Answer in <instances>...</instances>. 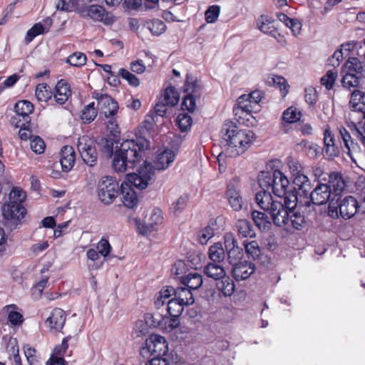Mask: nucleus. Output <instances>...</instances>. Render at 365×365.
<instances>
[{"label": "nucleus", "mask_w": 365, "mask_h": 365, "mask_svg": "<svg viewBox=\"0 0 365 365\" xmlns=\"http://www.w3.org/2000/svg\"><path fill=\"white\" fill-rule=\"evenodd\" d=\"M222 138L226 141L227 150L232 157L243 154L250 146L255 138L253 131L240 129L232 121H226L221 130Z\"/></svg>", "instance_id": "nucleus-1"}, {"label": "nucleus", "mask_w": 365, "mask_h": 365, "mask_svg": "<svg viewBox=\"0 0 365 365\" xmlns=\"http://www.w3.org/2000/svg\"><path fill=\"white\" fill-rule=\"evenodd\" d=\"M26 198V192L19 187H14L10 192L9 201L1 208L2 215L8 222L17 225L24 217L26 210L23 202Z\"/></svg>", "instance_id": "nucleus-2"}, {"label": "nucleus", "mask_w": 365, "mask_h": 365, "mask_svg": "<svg viewBox=\"0 0 365 365\" xmlns=\"http://www.w3.org/2000/svg\"><path fill=\"white\" fill-rule=\"evenodd\" d=\"M359 207L357 200L352 196L344 198L338 197L336 202L331 200L329 204L328 214L332 218L341 216L344 220L353 217Z\"/></svg>", "instance_id": "nucleus-3"}, {"label": "nucleus", "mask_w": 365, "mask_h": 365, "mask_svg": "<svg viewBox=\"0 0 365 365\" xmlns=\"http://www.w3.org/2000/svg\"><path fill=\"white\" fill-rule=\"evenodd\" d=\"M144 146L142 139L125 140L120 144L118 150L125 161L128 162L129 167L135 168L141 160Z\"/></svg>", "instance_id": "nucleus-4"}, {"label": "nucleus", "mask_w": 365, "mask_h": 365, "mask_svg": "<svg viewBox=\"0 0 365 365\" xmlns=\"http://www.w3.org/2000/svg\"><path fill=\"white\" fill-rule=\"evenodd\" d=\"M77 148L83 162L90 167L94 166L98 160L96 141L88 135L78 139Z\"/></svg>", "instance_id": "nucleus-5"}, {"label": "nucleus", "mask_w": 365, "mask_h": 365, "mask_svg": "<svg viewBox=\"0 0 365 365\" xmlns=\"http://www.w3.org/2000/svg\"><path fill=\"white\" fill-rule=\"evenodd\" d=\"M119 185L116 180L110 176L103 177L98 185V196L105 204H110L119 192Z\"/></svg>", "instance_id": "nucleus-6"}, {"label": "nucleus", "mask_w": 365, "mask_h": 365, "mask_svg": "<svg viewBox=\"0 0 365 365\" xmlns=\"http://www.w3.org/2000/svg\"><path fill=\"white\" fill-rule=\"evenodd\" d=\"M168 351V344L165 337L158 334H152L146 340V346L140 350V354L150 353L154 356H163Z\"/></svg>", "instance_id": "nucleus-7"}, {"label": "nucleus", "mask_w": 365, "mask_h": 365, "mask_svg": "<svg viewBox=\"0 0 365 365\" xmlns=\"http://www.w3.org/2000/svg\"><path fill=\"white\" fill-rule=\"evenodd\" d=\"M153 166L151 163L144 162L143 167H141L138 173L129 174L127 175L128 182L135 187L140 190L145 189L153 175Z\"/></svg>", "instance_id": "nucleus-8"}, {"label": "nucleus", "mask_w": 365, "mask_h": 365, "mask_svg": "<svg viewBox=\"0 0 365 365\" xmlns=\"http://www.w3.org/2000/svg\"><path fill=\"white\" fill-rule=\"evenodd\" d=\"M310 199L313 204L321 205L330 202L331 200L334 202L335 198L331 195V190L327 183L318 182L315 188L310 192Z\"/></svg>", "instance_id": "nucleus-9"}, {"label": "nucleus", "mask_w": 365, "mask_h": 365, "mask_svg": "<svg viewBox=\"0 0 365 365\" xmlns=\"http://www.w3.org/2000/svg\"><path fill=\"white\" fill-rule=\"evenodd\" d=\"M269 211L274 224L278 227H287L290 208L285 207L281 202H275Z\"/></svg>", "instance_id": "nucleus-10"}, {"label": "nucleus", "mask_w": 365, "mask_h": 365, "mask_svg": "<svg viewBox=\"0 0 365 365\" xmlns=\"http://www.w3.org/2000/svg\"><path fill=\"white\" fill-rule=\"evenodd\" d=\"M327 177H323L319 180H323L327 183L328 186L331 190V195L335 198L341 195L344 191L346 183L341 174L333 172L329 174H326Z\"/></svg>", "instance_id": "nucleus-11"}, {"label": "nucleus", "mask_w": 365, "mask_h": 365, "mask_svg": "<svg viewBox=\"0 0 365 365\" xmlns=\"http://www.w3.org/2000/svg\"><path fill=\"white\" fill-rule=\"evenodd\" d=\"M88 16L93 21L102 22L105 25H111L114 23L115 19L113 14L106 10L100 5H91L88 7Z\"/></svg>", "instance_id": "nucleus-12"}, {"label": "nucleus", "mask_w": 365, "mask_h": 365, "mask_svg": "<svg viewBox=\"0 0 365 365\" xmlns=\"http://www.w3.org/2000/svg\"><path fill=\"white\" fill-rule=\"evenodd\" d=\"M289 181L287 176L279 170L273 171V182L272 190L274 194L279 197H287Z\"/></svg>", "instance_id": "nucleus-13"}, {"label": "nucleus", "mask_w": 365, "mask_h": 365, "mask_svg": "<svg viewBox=\"0 0 365 365\" xmlns=\"http://www.w3.org/2000/svg\"><path fill=\"white\" fill-rule=\"evenodd\" d=\"M163 217L162 211L158 208H154L149 218L148 223L137 222V227L142 235H148L156 230L158 225L163 223Z\"/></svg>", "instance_id": "nucleus-14"}, {"label": "nucleus", "mask_w": 365, "mask_h": 365, "mask_svg": "<svg viewBox=\"0 0 365 365\" xmlns=\"http://www.w3.org/2000/svg\"><path fill=\"white\" fill-rule=\"evenodd\" d=\"M232 266V276L237 281L247 279L255 271V264L247 261H242Z\"/></svg>", "instance_id": "nucleus-15"}, {"label": "nucleus", "mask_w": 365, "mask_h": 365, "mask_svg": "<svg viewBox=\"0 0 365 365\" xmlns=\"http://www.w3.org/2000/svg\"><path fill=\"white\" fill-rule=\"evenodd\" d=\"M255 109V107L251 102L250 97L247 94H244L238 98L237 104L233 108V112L236 117L242 118L243 115L251 116V113Z\"/></svg>", "instance_id": "nucleus-16"}, {"label": "nucleus", "mask_w": 365, "mask_h": 365, "mask_svg": "<svg viewBox=\"0 0 365 365\" xmlns=\"http://www.w3.org/2000/svg\"><path fill=\"white\" fill-rule=\"evenodd\" d=\"M118 104L110 96H101L99 99V106L98 109L101 114H103L106 118H108L110 115H115L118 110Z\"/></svg>", "instance_id": "nucleus-17"}, {"label": "nucleus", "mask_w": 365, "mask_h": 365, "mask_svg": "<svg viewBox=\"0 0 365 365\" xmlns=\"http://www.w3.org/2000/svg\"><path fill=\"white\" fill-rule=\"evenodd\" d=\"M34 105L28 101H19L14 106L17 120H21V122L29 123V115L34 111Z\"/></svg>", "instance_id": "nucleus-18"}, {"label": "nucleus", "mask_w": 365, "mask_h": 365, "mask_svg": "<svg viewBox=\"0 0 365 365\" xmlns=\"http://www.w3.org/2000/svg\"><path fill=\"white\" fill-rule=\"evenodd\" d=\"M66 322V314L64 311L59 308L54 309L51 315L46 319L51 330L59 331L63 327Z\"/></svg>", "instance_id": "nucleus-19"}, {"label": "nucleus", "mask_w": 365, "mask_h": 365, "mask_svg": "<svg viewBox=\"0 0 365 365\" xmlns=\"http://www.w3.org/2000/svg\"><path fill=\"white\" fill-rule=\"evenodd\" d=\"M76 160L75 151L73 147L65 145L61 148L60 163L62 170L68 172L73 167Z\"/></svg>", "instance_id": "nucleus-20"}, {"label": "nucleus", "mask_w": 365, "mask_h": 365, "mask_svg": "<svg viewBox=\"0 0 365 365\" xmlns=\"http://www.w3.org/2000/svg\"><path fill=\"white\" fill-rule=\"evenodd\" d=\"M71 95L70 86L63 80L59 81L55 88L54 100L59 105L64 104Z\"/></svg>", "instance_id": "nucleus-21"}, {"label": "nucleus", "mask_w": 365, "mask_h": 365, "mask_svg": "<svg viewBox=\"0 0 365 365\" xmlns=\"http://www.w3.org/2000/svg\"><path fill=\"white\" fill-rule=\"evenodd\" d=\"M324 153L327 158L332 159L339 155V150L334 143L331 131L328 129H326L324 133Z\"/></svg>", "instance_id": "nucleus-22"}, {"label": "nucleus", "mask_w": 365, "mask_h": 365, "mask_svg": "<svg viewBox=\"0 0 365 365\" xmlns=\"http://www.w3.org/2000/svg\"><path fill=\"white\" fill-rule=\"evenodd\" d=\"M226 197L229 205L232 209L235 212H239L242 210L243 205V200L238 190L234 186L229 185L226 191Z\"/></svg>", "instance_id": "nucleus-23"}, {"label": "nucleus", "mask_w": 365, "mask_h": 365, "mask_svg": "<svg viewBox=\"0 0 365 365\" xmlns=\"http://www.w3.org/2000/svg\"><path fill=\"white\" fill-rule=\"evenodd\" d=\"M255 200L261 209L269 212L274 207L273 205L279 201L274 200L272 195L267 190L258 192L255 195Z\"/></svg>", "instance_id": "nucleus-24"}, {"label": "nucleus", "mask_w": 365, "mask_h": 365, "mask_svg": "<svg viewBox=\"0 0 365 365\" xmlns=\"http://www.w3.org/2000/svg\"><path fill=\"white\" fill-rule=\"evenodd\" d=\"M175 158V153L171 150H165L159 153L155 160V168L159 170L166 169Z\"/></svg>", "instance_id": "nucleus-25"}, {"label": "nucleus", "mask_w": 365, "mask_h": 365, "mask_svg": "<svg viewBox=\"0 0 365 365\" xmlns=\"http://www.w3.org/2000/svg\"><path fill=\"white\" fill-rule=\"evenodd\" d=\"M349 104L354 111L362 113L365 118V93L359 90L354 91Z\"/></svg>", "instance_id": "nucleus-26"}, {"label": "nucleus", "mask_w": 365, "mask_h": 365, "mask_svg": "<svg viewBox=\"0 0 365 365\" xmlns=\"http://www.w3.org/2000/svg\"><path fill=\"white\" fill-rule=\"evenodd\" d=\"M204 274L216 281L221 279L226 274L224 267L217 262H209L203 268Z\"/></svg>", "instance_id": "nucleus-27"}, {"label": "nucleus", "mask_w": 365, "mask_h": 365, "mask_svg": "<svg viewBox=\"0 0 365 365\" xmlns=\"http://www.w3.org/2000/svg\"><path fill=\"white\" fill-rule=\"evenodd\" d=\"M121 187L123 203L128 208H133L138 201L135 191L132 187H128V185L125 187L123 183H122Z\"/></svg>", "instance_id": "nucleus-28"}, {"label": "nucleus", "mask_w": 365, "mask_h": 365, "mask_svg": "<svg viewBox=\"0 0 365 365\" xmlns=\"http://www.w3.org/2000/svg\"><path fill=\"white\" fill-rule=\"evenodd\" d=\"M181 282L190 290L197 289L202 284V277L197 272H190L181 277Z\"/></svg>", "instance_id": "nucleus-29"}, {"label": "nucleus", "mask_w": 365, "mask_h": 365, "mask_svg": "<svg viewBox=\"0 0 365 365\" xmlns=\"http://www.w3.org/2000/svg\"><path fill=\"white\" fill-rule=\"evenodd\" d=\"M252 220L255 225L262 231H267L270 229L272 223L269 217L264 212L253 210L251 213Z\"/></svg>", "instance_id": "nucleus-30"}, {"label": "nucleus", "mask_w": 365, "mask_h": 365, "mask_svg": "<svg viewBox=\"0 0 365 365\" xmlns=\"http://www.w3.org/2000/svg\"><path fill=\"white\" fill-rule=\"evenodd\" d=\"M339 134H340V136L344 142V147L347 150V152H346L347 154L352 160H354L353 156H352V153L359 151V147L358 144L353 141L350 133L346 128H344L343 127L339 129Z\"/></svg>", "instance_id": "nucleus-31"}, {"label": "nucleus", "mask_w": 365, "mask_h": 365, "mask_svg": "<svg viewBox=\"0 0 365 365\" xmlns=\"http://www.w3.org/2000/svg\"><path fill=\"white\" fill-rule=\"evenodd\" d=\"M257 28L263 33L276 37L274 21L266 16H261L257 20Z\"/></svg>", "instance_id": "nucleus-32"}, {"label": "nucleus", "mask_w": 365, "mask_h": 365, "mask_svg": "<svg viewBox=\"0 0 365 365\" xmlns=\"http://www.w3.org/2000/svg\"><path fill=\"white\" fill-rule=\"evenodd\" d=\"M306 221L304 215L290 209L287 227L286 230L293 227L297 230H302L305 225Z\"/></svg>", "instance_id": "nucleus-33"}, {"label": "nucleus", "mask_w": 365, "mask_h": 365, "mask_svg": "<svg viewBox=\"0 0 365 365\" xmlns=\"http://www.w3.org/2000/svg\"><path fill=\"white\" fill-rule=\"evenodd\" d=\"M175 298L185 306L194 304L195 299L191 290L185 287H178L175 290Z\"/></svg>", "instance_id": "nucleus-34"}, {"label": "nucleus", "mask_w": 365, "mask_h": 365, "mask_svg": "<svg viewBox=\"0 0 365 365\" xmlns=\"http://www.w3.org/2000/svg\"><path fill=\"white\" fill-rule=\"evenodd\" d=\"M235 227L238 235L242 237H253L255 236L251 223L247 220H238L235 223Z\"/></svg>", "instance_id": "nucleus-35"}, {"label": "nucleus", "mask_w": 365, "mask_h": 365, "mask_svg": "<svg viewBox=\"0 0 365 365\" xmlns=\"http://www.w3.org/2000/svg\"><path fill=\"white\" fill-rule=\"evenodd\" d=\"M216 284L217 289L221 292L224 296L230 297L235 292V283L229 277L225 275L223 278L217 280Z\"/></svg>", "instance_id": "nucleus-36"}, {"label": "nucleus", "mask_w": 365, "mask_h": 365, "mask_svg": "<svg viewBox=\"0 0 365 365\" xmlns=\"http://www.w3.org/2000/svg\"><path fill=\"white\" fill-rule=\"evenodd\" d=\"M208 256L212 262H222L225 258V252L222 245L218 242L211 245L209 248Z\"/></svg>", "instance_id": "nucleus-37"}, {"label": "nucleus", "mask_w": 365, "mask_h": 365, "mask_svg": "<svg viewBox=\"0 0 365 365\" xmlns=\"http://www.w3.org/2000/svg\"><path fill=\"white\" fill-rule=\"evenodd\" d=\"M346 67L350 73L358 75L359 77L365 76V65L357 58H349L346 63Z\"/></svg>", "instance_id": "nucleus-38"}, {"label": "nucleus", "mask_w": 365, "mask_h": 365, "mask_svg": "<svg viewBox=\"0 0 365 365\" xmlns=\"http://www.w3.org/2000/svg\"><path fill=\"white\" fill-rule=\"evenodd\" d=\"M160 99L169 106H174L178 103L180 96L175 87L169 86L164 91Z\"/></svg>", "instance_id": "nucleus-39"}, {"label": "nucleus", "mask_w": 365, "mask_h": 365, "mask_svg": "<svg viewBox=\"0 0 365 365\" xmlns=\"http://www.w3.org/2000/svg\"><path fill=\"white\" fill-rule=\"evenodd\" d=\"M244 245L248 258H252L255 260L259 259L262 255V249L257 241L252 240L248 242L245 240Z\"/></svg>", "instance_id": "nucleus-40"}, {"label": "nucleus", "mask_w": 365, "mask_h": 365, "mask_svg": "<svg viewBox=\"0 0 365 365\" xmlns=\"http://www.w3.org/2000/svg\"><path fill=\"white\" fill-rule=\"evenodd\" d=\"M112 165L117 173H124L128 168H130L128 162H127V160L125 161L118 149L114 153Z\"/></svg>", "instance_id": "nucleus-41"}, {"label": "nucleus", "mask_w": 365, "mask_h": 365, "mask_svg": "<svg viewBox=\"0 0 365 365\" xmlns=\"http://www.w3.org/2000/svg\"><path fill=\"white\" fill-rule=\"evenodd\" d=\"M294 183L298 186L299 192L304 196H310L311 182L306 175H298L295 177Z\"/></svg>", "instance_id": "nucleus-42"}, {"label": "nucleus", "mask_w": 365, "mask_h": 365, "mask_svg": "<svg viewBox=\"0 0 365 365\" xmlns=\"http://www.w3.org/2000/svg\"><path fill=\"white\" fill-rule=\"evenodd\" d=\"M35 96L38 101L46 102L52 96V91L46 83H39L36 87Z\"/></svg>", "instance_id": "nucleus-43"}, {"label": "nucleus", "mask_w": 365, "mask_h": 365, "mask_svg": "<svg viewBox=\"0 0 365 365\" xmlns=\"http://www.w3.org/2000/svg\"><path fill=\"white\" fill-rule=\"evenodd\" d=\"M184 304L175 297L168 300L167 310L170 317H179L183 312Z\"/></svg>", "instance_id": "nucleus-44"}, {"label": "nucleus", "mask_w": 365, "mask_h": 365, "mask_svg": "<svg viewBox=\"0 0 365 365\" xmlns=\"http://www.w3.org/2000/svg\"><path fill=\"white\" fill-rule=\"evenodd\" d=\"M200 90L197 81L192 76L187 75L186 81L183 86V91L186 95H199Z\"/></svg>", "instance_id": "nucleus-45"}, {"label": "nucleus", "mask_w": 365, "mask_h": 365, "mask_svg": "<svg viewBox=\"0 0 365 365\" xmlns=\"http://www.w3.org/2000/svg\"><path fill=\"white\" fill-rule=\"evenodd\" d=\"M180 325L179 318L175 317L163 316L161 322L160 330L163 331L170 332Z\"/></svg>", "instance_id": "nucleus-46"}, {"label": "nucleus", "mask_w": 365, "mask_h": 365, "mask_svg": "<svg viewBox=\"0 0 365 365\" xmlns=\"http://www.w3.org/2000/svg\"><path fill=\"white\" fill-rule=\"evenodd\" d=\"M145 26L155 36H160L164 33L166 29V26L164 22L159 19L148 21Z\"/></svg>", "instance_id": "nucleus-47"}, {"label": "nucleus", "mask_w": 365, "mask_h": 365, "mask_svg": "<svg viewBox=\"0 0 365 365\" xmlns=\"http://www.w3.org/2000/svg\"><path fill=\"white\" fill-rule=\"evenodd\" d=\"M301 116V113L297 108L289 107L283 112L282 119L285 123H294L297 122Z\"/></svg>", "instance_id": "nucleus-48"}, {"label": "nucleus", "mask_w": 365, "mask_h": 365, "mask_svg": "<svg viewBox=\"0 0 365 365\" xmlns=\"http://www.w3.org/2000/svg\"><path fill=\"white\" fill-rule=\"evenodd\" d=\"M207 227H210L215 235L220 234V232L225 230V217L222 215H219L215 218L210 219Z\"/></svg>", "instance_id": "nucleus-49"}, {"label": "nucleus", "mask_w": 365, "mask_h": 365, "mask_svg": "<svg viewBox=\"0 0 365 365\" xmlns=\"http://www.w3.org/2000/svg\"><path fill=\"white\" fill-rule=\"evenodd\" d=\"M97 115L95 103L91 102L87 105L82 111L81 119L85 123H90Z\"/></svg>", "instance_id": "nucleus-50"}, {"label": "nucleus", "mask_w": 365, "mask_h": 365, "mask_svg": "<svg viewBox=\"0 0 365 365\" xmlns=\"http://www.w3.org/2000/svg\"><path fill=\"white\" fill-rule=\"evenodd\" d=\"M258 182L263 190H267L271 187L273 182V172H261L258 175Z\"/></svg>", "instance_id": "nucleus-51"}, {"label": "nucleus", "mask_w": 365, "mask_h": 365, "mask_svg": "<svg viewBox=\"0 0 365 365\" xmlns=\"http://www.w3.org/2000/svg\"><path fill=\"white\" fill-rule=\"evenodd\" d=\"M163 315L159 313H147L145 314L144 319L148 327L158 328L160 329Z\"/></svg>", "instance_id": "nucleus-52"}, {"label": "nucleus", "mask_w": 365, "mask_h": 365, "mask_svg": "<svg viewBox=\"0 0 365 365\" xmlns=\"http://www.w3.org/2000/svg\"><path fill=\"white\" fill-rule=\"evenodd\" d=\"M29 123L21 122V120H17L16 117H13L11 124L16 128H20L19 135L21 140H26L31 136V131L26 128V124Z\"/></svg>", "instance_id": "nucleus-53"}, {"label": "nucleus", "mask_w": 365, "mask_h": 365, "mask_svg": "<svg viewBox=\"0 0 365 365\" xmlns=\"http://www.w3.org/2000/svg\"><path fill=\"white\" fill-rule=\"evenodd\" d=\"M86 60L87 58L84 53L75 52L68 57L66 62L72 66L81 67L86 64Z\"/></svg>", "instance_id": "nucleus-54"}, {"label": "nucleus", "mask_w": 365, "mask_h": 365, "mask_svg": "<svg viewBox=\"0 0 365 365\" xmlns=\"http://www.w3.org/2000/svg\"><path fill=\"white\" fill-rule=\"evenodd\" d=\"M189 196L187 194H183L178 199L172 204L171 210L175 215H178L187 206Z\"/></svg>", "instance_id": "nucleus-55"}, {"label": "nucleus", "mask_w": 365, "mask_h": 365, "mask_svg": "<svg viewBox=\"0 0 365 365\" xmlns=\"http://www.w3.org/2000/svg\"><path fill=\"white\" fill-rule=\"evenodd\" d=\"M227 259L229 262L234 265L237 264V261L240 259L243 256L242 249L240 247L236 246L233 248H230L227 250Z\"/></svg>", "instance_id": "nucleus-56"}, {"label": "nucleus", "mask_w": 365, "mask_h": 365, "mask_svg": "<svg viewBox=\"0 0 365 365\" xmlns=\"http://www.w3.org/2000/svg\"><path fill=\"white\" fill-rule=\"evenodd\" d=\"M192 118L187 113H180L178 116V125L182 132H186L192 125Z\"/></svg>", "instance_id": "nucleus-57"}, {"label": "nucleus", "mask_w": 365, "mask_h": 365, "mask_svg": "<svg viewBox=\"0 0 365 365\" xmlns=\"http://www.w3.org/2000/svg\"><path fill=\"white\" fill-rule=\"evenodd\" d=\"M272 81L273 85L280 90L282 96H285L288 93L289 88V85L286 79L280 76H274L272 78Z\"/></svg>", "instance_id": "nucleus-58"}, {"label": "nucleus", "mask_w": 365, "mask_h": 365, "mask_svg": "<svg viewBox=\"0 0 365 365\" xmlns=\"http://www.w3.org/2000/svg\"><path fill=\"white\" fill-rule=\"evenodd\" d=\"M220 7L217 5H213L208 8L205 11V20L209 24L215 23L220 14Z\"/></svg>", "instance_id": "nucleus-59"}, {"label": "nucleus", "mask_w": 365, "mask_h": 365, "mask_svg": "<svg viewBox=\"0 0 365 365\" xmlns=\"http://www.w3.org/2000/svg\"><path fill=\"white\" fill-rule=\"evenodd\" d=\"M336 77V71H328L326 75L321 78V83L327 89L330 90L332 88Z\"/></svg>", "instance_id": "nucleus-60"}, {"label": "nucleus", "mask_w": 365, "mask_h": 365, "mask_svg": "<svg viewBox=\"0 0 365 365\" xmlns=\"http://www.w3.org/2000/svg\"><path fill=\"white\" fill-rule=\"evenodd\" d=\"M198 95H185L183 97V101L182 103V109L187 110L189 112L195 111L196 108V97Z\"/></svg>", "instance_id": "nucleus-61"}, {"label": "nucleus", "mask_w": 365, "mask_h": 365, "mask_svg": "<svg viewBox=\"0 0 365 365\" xmlns=\"http://www.w3.org/2000/svg\"><path fill=\"white\" fill-rule=\"evenodd\" d=\"M287 165L294 176L304 175L302 173V166L301 163L296 159L289 157L287 159Z\"/></svg>", "instance_id": "nucleus-62"}, {"label": "nucleus", "mask_w": 365, "mask_h": 365, "mask_svg": "<svg viewBox=\"0 0 365 365\" xmlns=\"http://www.w3.org/2000/svg\"><path fill=\"white\" fill-rule=\"evenodd\" d=\"M359 78L356 74L349 72L343 77L341 81L342 86L346 88L355 87L359 84Z\"/></svg>", "instance_id": "nucleus-63"}, {"label": "nucleus", "mask_w": 365, "mask_h": 365, "mask_svg": "<svg viewBox=\"0 0 365 365\" xmlns=\"http://www.w3.org/2000/svg\"><path fill=\"white\" fill-rule=\"evenodd\" d=\"M24 354L30 365H38V358L35 349L26 346H24Z\"/></svg>", "instance_id": "nucleus-64"}]
</instances>
